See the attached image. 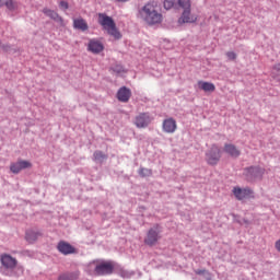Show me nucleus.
Segmentation results:
<instances>
[{
	"mask_svg": "<svg viewBox=\"0 0 280 280\" xmlns=\"http://www.w3.org/2000/svg\"><path fill=\"white\" fill-rule=\"evenodd\" d=\"M220 159H222V151L218 145L213 144L206 153V161L208 165H215L217 163H220Z\"/></svg>",
	"mask_w": 280,
	"mask_h": 280,
	"instance_id": "39448f33",
	"label": "nucleus"
},
{
	"mask_svg": "<svg viewBox=\"0 0 280 280\" xmlns=\"http://www.w3.org/2000/svg\"><path fill=\"white\" fill-rule=\"evenodd\" d=\"M57 250L61 253V255H74V253H77L75 247L65 241L58 243Z\"/></svg>",
	"mask_w": 280,
	"mask_h": 280,
	"instance_id": "f8f14e48",
	"label": "nucleus"
},
{
	"mask_svg": "<svg viewBox=\"0 0 280 280\" xmlns=\"http://www.w3.org/2000/svg\"><path fill=\"white\" fill-rule=\"evenodd\" d=\"M116 1H122V2H126V1H128V0H116Z\"/></svg>",
	"mask_w": 280,
	"mask_h": 280,
	"instance_id": "72a5a7b5",
	"label": "nucleus"
},
{
	"mask_svg": "<svg viewBox=\"0 0 280 280\" xmlns=\"http://www.w3.org/2000/svg\"><path fill=\"white\" fill-rule=\"evenodd\" d=\"M59 7L61 8V10H69V2L60 1Z\"/></svg>",
	"mask_w": 280,
	"mask_h": 280,
	"instance_id": "c756f323",
	"label": "nucleus"
},
{
	"mask_svg": "<svg viewBox=\"0 0 280 280\" xmlns=\"http://www.w3.org/2000/svg\"><path fill=\"white\" fill-rule=\"evenodd\" d=\"M177 5H179L182 10H191V0H177Z\"/></svg>",
	"mask_w": 280,
	"mask_h": 280,
	"instance_id": "412c9836",
	"label": "nucleus"
},
{
	"mask_svg": "<svg viewBox=\"0 0 280 280\" xmlns=\"http://www.w3.org/2000/svg\"><path fill=\"white\" fill-rule=\"evenodd\" d=\"M176 5V0H164L165 10H172Z\"/></svg>",
	"mask_w": 280,
	"mask_h": 280,
	"instance_id": "a878e982",
	"label": "nucleus"
},
{
	"mask_svg": "<svg viewBox=\"0 0 280 280\" xmlns=\"http://www.w3.org/2000/svg\"><path fill=\"white\" fill-rule=\"evenodd\" d=\"M226 57L229 58V60H236L237 54H235L234 51H228Z\"/></svg>",
	"mask_w": 280,
	"mask_h": 280,
	"instance_id": "c85d7f7f",
	"label": "nucleus"
},
{
	"mask_svg": "<svg viewBox=\"0 0 280 280\" xmlns=\"http://www.w3.org/2000/svg\"><path fill=\"white\" fill-rule=\"evenodd\" d=\"M73 27L74 30L86 32V30H89V24L86 23V20L79 18L73 20Z\"/></svg>",
	"mask_w": 280,
	"mask_h": 280,
	"instance_id": "dca6fc26",
	"label": "nucleus"
},
{
	"mask_svg": "<svg viewBox=\"0 0 280 280\" xmlns=\"http://www.w3.org/2000/svg\"><path fill=\"white\" fill-rule=\"evenodd\" d=\"M264 174H266V168H261L259 166H250L245 168V176L253 180L255 178H262Z\"/></svg>",
	"mask_w": 280,
	"mask_h": 280,
	"instance_id": "0eeeda50",
	"label": "nucleus"
},
{
	"mask_svg": "<svg viewBox=\"0 0 280 280\" xmlns=\"http://www.w3.org/2000/svg\"><path fill=\"white\" fill-rule=\"evenodd\" d=\"M196 275H207L208 276V280H211V273L209 271H207L206 269H197L195 271Z\"/></svg>",
	"mask_w": 280,
	"mask_h": 280,
	"instance_id": "cd10ccee",
	"label": "nucleus"
},
{
	"mask_svg": "<svg viewBox=\"0 0 280 280\" xmlns=\"http://www.w3.org/2000/svg\"><path fill=\"white\" fill-rule=\"evenodd\" d=\"M30 167H32V164L30 163V161H23V160L12 163L10 165V170L12 174H19L20 172H22V170H28Z\"/></svg>",
	"mask_w": 280,
	"mask_h": 280,
	"instance_id": "4468645a",
	"label": "nucleus"
},
{
	"mask_svg": "<svg viewBox=\"0 0 280 280\" xmlns=\"http://www.w3.org/2000/svg\"><path fill=\"white\" fill-rule=\"evenodd\" d=\"M224 152L226 154H229L230 156H233L234 159H237V156H240V154H241L237 147H235L234 144H225Z\"/></svg>",
	"mask_w": 280,
	"mask_h": 280,
	"instance_id": "a211bd4d",
	"label": "nucleus"
},
{
	"mask_svg": "<svg viewBox=\"0 0 280 280\" xmlns=\"http://www.w3.org/2000/svg\"><path fill=\"white\" fill-rule=\"evenodd\" d=\"M98 23L102 25L103 30L107 31L109 36H113L116 40L121 38V33L117 30V24H115V20L108 16L106 13H98Z\"/></svg>",
	"mask_w": 280,
	"mask_h": 280,
	"instance_id": "7ed1b4c3",
	"label": "nucleus"
},
{
	"mask_svg": "<svg viewBox=\"0 0 280 280\" xmlns=\"http://www.w3.org/2000/svg\"><path fill=\"white\" fill-rule=\"evenodd\" d=\"M58 280H75L72 273H63L59 276Z\"/></svg>",
	"mask_w": 280,
	"mask_h": 280,
	"instance_id": "bb28decb",
	"label": "nucleus"
},
{
	"mask_svg": "<svg viewBox=\"0 0 280 280\" xmlns=\"http://www.w3.org/2000/svg\"><path fill=\"white\" fill-rule=\"evenodd\" d=\"M233 194L236 200H244L246 198H255V192L250 188L234 187Z\"/></svg>",
	"mask_w": 280,
	"mask_h": 280,
	"instance_id": "6e6552de",
	"label": "nucleus"
},
{
	"mask_svg": "<svg viewBox=\"0 0 280 280\" xmlns=\"http://www.w3.org/2000/svg\"><path fill=\"white\" fill-rule=\"evenodd\" d=\"M88 51L91 54H102V51H104V44L100 39H90L88 44Z\"/></svg>",
	"mask_w": 280,
	"mask_h": 280,
	"instance_id": "9b49d317",
	"label": "nucleus"
},
{
	"mask_svg": "<svg viewBox=\"0 0 280 280\" xmlns=\"http://www.w3.org/2000/svg\"><path fill=\"white\" fill-rule=\"evenodd\" d=\"M117 265L113 260H94L90 262V268H94L95 277H107L115 272Z\"/></svg>",
	"mask_w": 280,
	"mask_h": 280,
	"instance_id": "f03ea898",
	"label": "nucleus"
},
{
	"mask_svg": "<svg viewBox=\"0 0 280 280\" xmlns=\"http://www.w3.org/2000/svg\"><path fill=\"white\" fill-rule=\"evenodd\" d=\"M112 71L117 75H121V73H126V69H124V66L121 65H115L114 67H112Z\"/></svg>",
	"mask_w": 280,
	"mask_h": 280,
	"instance_id": "4be33fe9",
	"label": "nucleus"
},
{
	"mask_svg": "<svg viewBox=\"0 0 280 280\" xmlns=\"http://www.w3.org/2000/svg\"><path fill=\"white\" fill-rule=\"evenodd\" d=\"M43 12L54 21H60L62 23V18L56 11L51 9H44Z\"/></svg>",
	"mask_w": 280,
	"mask_h": 280,
	"instance_id": "aec40b11",
	"label": "nucleus"
},
{
	"mask_svg": "<svg viewBox=\"0 0 280 280\" xmlns=\"http://www.w3.org/2000/svg\"><path fill=\"white\" fill-rule=\"evenodd\" d=\"M94 159H95V161H104V160L107 159V156L102 151H95L94 152Z\"/></svg>",
	"mask_w": 280,
	"mask_h": 280,
	"instance_id": "5701e85b",
	"label": "nucleus"
},
{
	"mask_svg": "<svg viewBox=\"0 0 280 280\" xmlns=\"http://www.w3.org/2000/svg\"><path fill=\"white\" fill-rule=\"evenodd\" d=\"M40 237V232L28 230L25 235V240L28 242V244H34L36 240Z\"/></svg>",
	"mask_w": 280,
	"mask_h": 280,
	"instance_id": "6ab92c4d",
	"label": "nucleus"
},
{
	"mask_svg": "<svg viewBox=\"0 0 280 280\" xmlns=\"http://www.w3.org/2000/svg\"><path fill=\"white\" fill-rule=\"evenodd\" d=\"M273 71H280V63H276L273 66Z\"/></svg>",
	"mask_w": 280,
	"mask_h": 280,
	"instance_id": "2f4dec72",
	"label": "nucleus"
},
{
	"mask_svg": "<svg viewBox=\"0 0 280 280\" xmlns=\"http://www.w3.org/2000/svg\"><path fill=\"white\" fill-rule=\"evenodd\" d=\"M162 128L168 135H174V131L178 128L174 118L164 119Z\"/></svg>",
	"mask_w": 280,
	"mask_h": 280,
	"instance_id": "2eb2a0df",
	"label": "nucleus"
},
{
	"mask_svg": "<svg viewBox=\"0 0 280 280\" xmlns=\"http://www.w3.org/2000/svg\"><path fill=\"white\" fill-rule=\"evenodd\" d=\"M133 124L136 128H148L152 124V116L150 113H140L136 116Z\"/></svg>",
	"mask_w": 280,
	"mask_h": 280,
	"instance_id": "423d86ee",
	"label": "nucleus"
},
{
	"mask_svg": "<svg viewBox=\"0 0 280 280\" xmlns=\"http://www.w3.org/2000/svg\"><path fill=\"white\" fill-rule=\"evenodd\" d=\"M198 86L205 93H213L215 91V84L207 81H198Z\"/></svg>",
	"mask_w": 280,
	"mask_h": 280,
	"instance_id": "f3484780",
	"label": "nucleus"
},
{
	"mask_svg": "<svg viewBox=\"0 0 280 280\" xmlns=\"http://www.w3.org/2000/svg\"><path fill=\"white\" fill-rule=\"evenodd\" d=\"M4 5L12 12L16 8V2L14 0H5Z\"/></svg>",
	"mask_w": 280,
	"mask_h": 280,
	"instance_id": "393cba45",
	"label": "nucleus"
},
{
	"mask_svg": "<svg viewBox=\"0 0 280 280\" xmlns=\"http://www.w3.org/2000/svg\"><path fill=\"white\" fill-rule=\"evenodd\" d=\"M159 240H161V228L156 225L148 231L144 244L147 246H156V244H159Z\"/></svg>",
	"mask_w": 280,
	"mask_h": 280,
	"instance_id": "20e7f679",
	"label": "nucleus"
},
{
	"mask_svg": "<svg viewBox=\"0 0 280 280\" xmlns=\"http://www.w3.org/2000/svg\"><path fill=\"white\" fill-rule=\"evenodd\" d=\"M0 261L2 266L7 268V270H14V268H16V265L19 264L16 258L10 256V254L0 255Z\"/></svg>",
	"mask_w": 280,
	"mask_h": 280,
	"instance_id": "1a4fd4ad",
	"label": "nucleus"
},
{
	"mask_svg": "<svg viewBox=\"0 0 280 280\" xmlns=\"http://www.w3.org/2000/svg\"><path fill=\"white\" fill-rule=\"evenodd\" d=\"M116 97L118 102H122L124 104L130 102V97H132V91L130 89L122 86L118 90Z\"/></svg>",
	"mask_w": 280,
	"mask_h": 280,
	"instance_id": "ddd939ff",
	"label": "nucleus"
},
{
	"mask_svg": "<svg viewBox=\"0 0 280 280\" xmlns=\"http://www.w3.org/2000/svg\"><path fill=\"white\" fill-rule=\"evenodd\" d=\"M140 16L148 25H159V23L163 21V14H161L159 8L152 3H148L142 8Z\"/></svg>",
	"mask_w": 280,
	"mask_h": 280,
	"instance_id": "f257e3e1",
	"label": "nucleus"
},
{
	"mask_svg": "<svg viewBox=\"0 0 280 280\" xmlns=\"http://www.w3.org/2000/svg\"><path fill=\"white\" fill-rule=\"evenodd\" d=\"M138 173H139L140 176H142V178H145V177L152 175V170H150V168H140Z\"/></svg>",
	"mask_w": 280,
	"mask_h": 280,
	"instance_id": "b1692460",
	"label": "nucleus"
},
{
	"mask_svg": "<svg viewBox=\"0 0 280 280\" xmlns=\"http://www.w3.org/2000/svg\"><path fill=\"white\" fill-rule=\"evenodd\" d=\"M198 21V15L191 13V9H185L178 19L179 25H185V23H196Z\"/></svg>",
	"mask_w": 280,
	"mask_h": 280,
	"instance_id": "9d476101",
	"label": "nucleus"
},
{
	"mask_svg": "<svg viewBox=\"0 0 280 280\" xmlns=\"http://www.w3.org/2000/svg\"><path fill=\"white\" fill-rule=\"evenodd\" d=\"M5 5V0H0V8H3Z\"/></svg>",
	"mask_w": 280,
	"mask_h": 280,
	"instance_id": "473e14b6",
	"label": "nucleus"
},
{
	"mask_svg": "<svg viewBox=\"0 0 280 280\" xmlns=\"http://www.w3.org/2000/svg\"><path fill=\"white\" fill-rule=\"evenodd\" d=\"M275 248L278 253H280V238L278 241H276L275 243Z\"/></svg>",
	"mask_w": 280,
	"mask_h": 280,
	"instance_id": "7c9ffc66",
	"label": "nucleus"
}]
</instances>
